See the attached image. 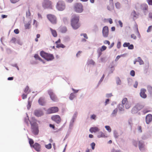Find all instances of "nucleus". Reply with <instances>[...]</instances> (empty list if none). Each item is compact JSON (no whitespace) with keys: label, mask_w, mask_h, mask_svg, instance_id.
<instances>
[{"label":"nucleus","mask_w":152,"mask_h":152,"mask_svg":"<svg viewBox=\"0 0 152 152\" xmlns=\"http://www.w3.org/2000/svg\"><path fill=\"white\" fill-rule=\"evenodd\" d=\"M79 17L75 14L72 15L71 20V24L72 28L75 29L78 28L80 26L79 23Z\"/></svg>","instance_id":"obj_1"},{"label":"nucleus","mask_w":152,"mask_h":152,"mask_svg":"<svg viewBox=\"0 0 152 152\" xmlns=\"http://www.w3.org/2000/svg\"><path fill=\"white\" fill-rule=\"evenodd\" d=\"M40 55L42 58L48 61H52L54 58V56L53 54L46 53L43 51L40 52Z\"/></svg>","instance_id":"obj_2"},{"label":"nucleus","mask_w":152,"mask_h":152,"mask_svg":"<svg viewBox=\"0 0 152 152\" xmlns=\"http://www.w3.org/2000/svg\"><path fill=\"white\" fill-rule=\"evenodd\" d=\"M30 123L31 125V128L32 129V132L35 135H37L39 132V130L38 125L36 122L30 121Z\"/></svg>","instance_id":"obj_3"},{"label":"nucleus","mask_w":152,"mask_h":152,"mask_svg":"<svg viewBox=\"0 0 152 152\" xmlns=\"http://www.w3.org/2000/svg\"><path fill=\"white\" fill-rule=\"evenodd\" d=\"M48 93L49 95L50 99L53 102H57L58 101V99L51 89H49L48 90Z\"/></svg>","instance_id":"obj_4"},{"label":"nucleus","mask_w":152,"mask_h":152,"mask_svg":"<svg viewBox=\"0 0 152 152\" xmlns=\"http://www.w3.org/2000/svg\"><path fill=\"white\" fill-rule=\"evenodd\" d=\"M42 5L44 9H52V3L48 0H44L42 3Z\"/></svg>","instance_id":"obj_5"},{"label":"nucleus","mask_w":152,"mask_h":152,"mask_svg":"<svg viewBox=\"0 0 152 152\" xmlns=\"http://www.w3.org/2000/svg\"><path fill=\"white\" fill-rule=\"evenodd\" d=\"M47 17L52 24H55L57 23V18L54 15L49 14L47 15Z\"/></svg>","instance_id":"obj_6"},{"label":"nucleus","mask_w":152,"mask_h":152,"mask_svg":"<svg viewBox=\"0 0 152 152\" xmlns=\"http://www.w3.org/2000/svg\"><path fill=\"white\" fill-rule=\"evenodd\" d=\"M56 7L58 10L61 11L65 9L66 5L63 1H59L57 4Z\"/></svg>","instance_id":"obj_7"},{"label":"nucleus","mask_w":152,"mask_h":152,"mask_svg":"<svg viewBox=\"0 0 152 152\" xmlns=\"http://www.w3.org/2000/svg\"><path fill=\"white\" fill-rule=\"evenodd\" d=\"M75 11L78 13H80L83 10V7L80 3H76L75 4L74 6Z\"/></svg>","instance_id":"obj_8"},{"label":"nucleus","mask_w":152,"mask_h":152,"mask_svg":"<svg viewBox=\"0 0 152 152\" xmlns=\"http://www.w3.org/2000/svg\"><path fill=\"white\" fill-rule=\"evenodd\" d=\"M122 104L124 105L126 109L129 108L131 106V103L128 101L126 98H124L123 99Z\"/></svg>","instance_id":"obj_9"},{"label":"nucleus","mask_w":152,"mask_h":152,"mask_svg":"<svg viewBox=\"0 0 152 152\" xmlns=\"http://www.w3.org/2000/svg\"><path fill=\"white\" fill-rule=\"evenodd\" d=\"M59 111V109L58 107H53L49 108L47 110L48 114H50L56 113Z\"/></svg>","instance_id":"obj_10"},{"label":"nucleus","mask_w":152,"mask_h":152,"mask_svg":"<svg viewBox=\"0 0 152 152\" xmlns=\"http://www.w3.org/2000/svg\"><path fill=\"white\" fill-rule=\"evenodd\" d=\"M102 34L103 37H107L109 35V28L107 26H105L103 27L102 30Z\"/></svg>","instance_id":"obj_11"},{"label":"nucleus","mask_w":152,"mask_h":152,"mask_svg":"<svg viewBox=\"0 0 152 152\" xmlns=\"http://www.w3.org/2000/svg\"><path fill=\"white\" fill-rule=\"evenodd\" d=\"M51 119L57 124H59L61 121V119L58 115H53L51 117Z\"/></svg>","instance_id":"obj_12"},{"label":"nucleus","mask_w":152,"mask_h":152,"mask_svg":"<svg viewBox=\"0 0 152 152\" xmlns=\"http://www.w3.org/2000/svg\"><path fill=\"white\" fill-rule=\"evenodd\" d=\"M146 91V90L145 88H142L141 89L140 95L142 98L145 99L147 97V95L145 93Z\"/></svg>","instance_id":"obj_13"},{"label":"nucleus","mask_w":152,"mask_h":152,"mask_svg":"<svg viewBox=\"0 0 152 152\" xmlns=\"http://www.w3.org/2000/svg\"><path fill=\"white\" fill-rule=\"evenodd\" d=\"M32 147L37 152H39L41 151V146L37 142L35 143L32 146Z\"/></svg>","instance_id":"obj_14"},{"label":"nucleus","mask_w":152,"mask_h":152,"mask_svg":"<svg viewBox=\"0 0 152 152\" xmlns=\"http://www.w3.org/2000/svg\"><path fill=\"white\" fill-rule=\"evenodd\" d=\"M145 145L142 141H140L138 142V147L140 150L143 151L145 149Z\"/></svg>","instance_id":"obj_15"},{"label":"nucleus","mask_w":152,"mask_h":152,"mask_svg":"<svg viewBox=\"0 0 152 152\" xmlns=\"http://www.w3.org/2000/svg\"><path fill=\"white\" fill-rule=\"evenodd\" d=\"M34 115L37 117H39L43 115V112L40 110H36L34 112Z\"/></svg>","instance_id":"obj_16"},{"label":"nucleus","mask_w":152,"mask_h":152,"mask_svg":"<svg viewBox=\"0 0 152 152\" xmlns=\"http://www.w3.org/2000/svg\"><path fill=\"white\" fill-rule=\"evenodd\" d=\"M146 122L147 124H149L152 120V115L148 114L146 117Z\"/></svg>","instance_id":"obj_17"},{"label":"nucleus","mask_w":152,"mask_h":152,"mask_svg":"<svg viewBox=\"0 0 152 152\" xmlns=\"http://www.w3.org/2000/svg\"><path fill=\"white\" fill-rule=\"evenodd\" d=\"M99 129L97 127H92L90 128L89 131L91 133L96 132H99Z\"/></svg>","instance_id":"obj_18"},{"label":"nucleus","mask_w":152,"mask_h":152,"mask_svg":"<svg viewBox=\"0 0 152 152\" xmlns=\"http://www.w3.org/2000/svg\"><path fill=\"white\" fill-rule=\"evenodd\" d=\"M38 103L41 105H44L45 103L44 98L42 97L40 98L38 100Z\"/></svg>","instance_id":"obj_19"},{"label":"nucleus","mask_w":152,"mask_h":152,"mask_svg":"<svg viewBox=\"0 0 152 152\" xmlns=\"http://www.w3.org/2000/svg\"><path fill=\"white\" fill-rule=\"evenodd\" d=\"M50 29L54 37H56L57 36V33L55 30H53L51 28H50Z\"/></svg>","instance_id":"obj_20"},{"label":"nucleus","mask_w":152,"mask_h":152,"mask_svg":"<svg viewBox=\"0 0 152 152\" xmlns=\"http://www.w3.org/2000/svg\"><path fill=\"white\" fill-rule=\"evenodd\" d=\"M31 21L28 22L27 23L25 24V28L26 29H29L31 27Z\"/></svg>","instance_id":"obj_21"},{"label":"nucleus","mask_w":152,"mask_h":152,"mask_svg":"<svg viewBox=\"0 0 152 152\" xmlns=\"http://www.w3.org/2000/svg\"><path fill=\"white\" fill-rule=\"evenodd\" d=\"M142 9L143 11L147 10H148V6L146 4H143L142 5Z\"/></svg>","instance_id":"obj_22"},{"label":"nucleus","mask_w":152,"mask_h":152,"mask_svg":"<svg viewBox=\"0 0 152 152\" xmlns=\"http://www.w3.org/2000/svg\"><path fill=\"white\" fill-rule=\"evenodd\" d=\"M28 140H29V143L30 146L31 147H32V146L34 145V141L32 139L30 138H28Z\"/></svg>","instance_id":"obj_23"},{"label":"nucleus","mask_w":152,"mask_h":152,"mask_svg":"<svg viewBox=\"0 0 152 152\" xmlns=\"http://www.w3.org/2000/svg\"><path fill=\"white\" fill-rule=\"evenodd\" d=\"M147 90L151 95H152V87L151 86H148L147 88Z\"/></svg>","instance_id":"obj_24"},{"label":"nucleus","mask_w":152,"mask_h":152,"mask_svg":"<svg viewBox=\"0 0 152 152\" xmlns=\"http://www.w3.org/2000/svg\"><path fill=\"white\" fill-rule=\"evenodd\" d=\"M76 97V95L74 93H71L70 95L69 96V99L71 100H73L75 97Z\"/></svg>","instance_id":"obj_25"},{"label":"nucleus","mask_w":152,"mask_h":152,"mask_svg":"<svg viewBox=\"0 0 152 152\" xmlns=\"http://www.w3.org/2000/svg\"><path fill=\"white\" fill-rule=\"evenodd\" d=\"M135 107H136L137 111L139 110H140L142 108V106L139 104H137Z\"/></svg>","instance_id":"obj_26"},{"label":"nucleus","mask_w":152,"mask_h":152,"mask_svg":"<svg viewBox=\"0 0 152 152\" xmlns=\"http://www.w3.org/2000/svg\"><path fill=\"white\" fill-rule=\"evenodd\" d=\"M105 135L102 132H99L98 133V137L99 138L101 137H104Z\"/></svg>","instance_id":"obj_27"},{"label":"nucleus","mask_w":152,"mask_h":152,"mask_svg":"<svg viewBox=\"0 0 152 152\" xmlns=\"http://www.w3.org/2000/svg\"><path fill=\"white\" fill-rule=\"evenodd\" d=\"M34 57L36 60H38L40 61H42V60L37 54H35Z\"/></svg>","instance_id":"obj_28"},{"label":"nucleus","mask_w":152,"mask_h":152,"mask_svg":"<svg viewBox=\"0 0 152 152\" xmlns=\"http://www.w3.org/2000/svg\"><path fill=\"white\" fill-rule=\"evenodd\" d=\"M65 47V46L62 44H57L56 46V47L58 48H64Z\"/></svg>","instance_id":"obj_29"},{"label":"nucleus","mask_w":152,"mask_h":152,"mask_svg":"<svg viewBox=\"0 0 152 152\" xmlns=\"http://www.w3.org/2000/svg\"><path fill=\"white\" fill-rule=\"evenodd\" d=\"M117 111H118V110L116 108V109H115L113 110V113H112L111 114L112 116H115L117 114Z\"/></svg>","instance_id":"obj_30"},{"label":"nucleus","mask_w":152,"mask_h":152,"mask_svg":"<svg viewBox=\"0 0 152 152\" xmlns=\"http://www.w3.org/2000/svg\"><path fill=\"white\" fill-rule=\"evenodd\" d=\"M124 106L122 104H120L118 106V108L120 110L122 111L124 110Z\"/></svg>","instance_id":"obj_31"},{"label":"nucleus","mask_w":152,"mask_h":152,"mask_svg":"<svg viewBox=\"0 0 152 152\" xmlns=\"http://www.w3.org/2000/svg\"><path fill=\"white\" fill-rule=\"evenodd\" d=\"M63 21L64 23L67 24L68 23L69 20L67 18L65 17L63 18Z\"/></svg>","instance_id":"obj_32"},{"label":"nucleus","mask_w":152,"mask_h":152,"mask_svg":"<svg viewBox=\"0 0 152 152\" xmlns=\"http://www.w3.org/2000/svg\"><path fill=\"white\" fill-rule=\"evenodd\" d=\"M137 61L139 62L140 64L141 65L144 64V62L140 57L138 58Z\"/></svg>","instance_id":"obj_33"},{"label":"nucleus","mask_w":152,"mask_h":152,"mask_svg":"<svg viewBox=\"0 0 152 152\" xmlns=\"http://www.w3.org/2000/svg\"><path fill=\"white\" fill-rule=\"evenodd\" d=\"M107 20H108L110 23V24L112 23H113L112 20L111 18H109V19H105L104 20V22H107Z\"/></svg>","instance_id":"obj_34"},{"label":"nucleus","mask_w":152,"mask_h":152,"mask_svg":"<svg viewBox=\"0 0 152 152\" xmlns=\"http://www.w3.org/2000/svg\"><path fill=\"white\" fill-rule=\"evenodd\" d=\"M110 1V7L108 6L107 9H108V10H111L113 8V3L112 4H111V1Z\"/></svg>","instance_id":"obj_35"},{"label":"nucleus","mask_w":152,"mask_h":152,"mask_svg":"<svg viewBox=\"0 0 152 152\" xmlns=\"http://www.w3.org/2000/svg\"><path fill=\"white\" fill-rule=\"evenodd\" d=\"M137 112L138 111L137 110L135 107H133L132 110V112L133 113H137Z\"/></svg>","instance_id":"obj_36"},{"label":"nucleus","mask_w":152,"mask_h":152,"mask_svg":"<svg viewBox=\"0 0 152 152\" xmlns=\"http://www.w3.org/2000/svg\"><path fill=\"white\" fill-rule=\"evenodd\" d=\"M45 147L47 149H50L52 148V145L51 143H49L48 145H45Z\"/></svg>","instance_id":"obj_37"},{"label":"nucleus","mask_w":152,"mask_h":152,"mask_svg":"<svg viewBox=\"0 0 152 152\" xmlns=\"http://www.w3.org/2000/svg\"><path fill=\"white\" fill-rule=\"evenodd\" d=\"M106 47L105 46L103 45L102 46L101 48H100V50L101 51H102L106 50Z\"/></svg>","instance_id":"obj_38"},{"label":"nucleus","mask_w":152,"mask_h":152,"mask_svg":"<svg viewBox=\"0 0 152 152\" xmlns=\"http://www.w3.org/2000/svg\"><path fill=\"white\" fill-rule=\"evenodd\" d=\"M106 129L109 132H110L111 131V129L110 126H105Z\"/></svg>","instance_id":"obj_39"},{"label":"nucleus","mask_w":152,"mask_h":152,"mask_svg":"<svg viewBox=\"0 0 152 152\" xmlns=\"http://www.w3.org/2000/svg\"><path fill=\"white\" fill-rule=\"evenodd\" d=\"M88 63L89 64H91L92 65H94L95 64V62L92 60H91L88 61Z\"/></svg>","instance_id":"obj_40"},{"label":"nucleus","mask_w":152,"mask_h":152,"mask_svg":"<svg viewBox=\"0 0 152 152\" xmlns=\"http://www.w3.org/2000/svg\"><path fill=\"white\" fill-rule=\"evenodd\" d=\"M16 39L15 37H12L10 40V42L12 43H15L16 41Z\"/></svg>","instance_id":"obj_41"},{"label":"nucleus","mask_w":152,"mask_h":152,"mask_svg":"<svg viewBox=\"0 0 152 152\" xmlns=\"http://www.w3.org/2000/svg\"><path fill=\"white\" fill-rule=\"evenodd\" d=\"M133 144V145L136 147H137V142L135 140H134L132 142Z\"/></svg>","instance_id":"obj_42"},{"label":"nucleus","mask_w":152,"mask_h":152,"mask_svg":"<svg viewBox=\"0 0 152 152\" xmlns=\"http://www.w3.org/2000/svg\"><path fill=\"white\" fill-rule=\"evenodd\" d=\"M115 6L117 8H119L121 7L120 4L119 2H117L115 4Z\"/></svg>","instance_id":"obj_43"},{"label":"nucleus","mask_w":152,"mask_h":152,"mask_svg":"<svg viewBox=\"0 0 152 152\" xmlns=\"http://www.w3.org/2000/svg\"><path fill=\"white\" fill-rule=\"evenodd\" d=\"M129 44L130 43L129 42H125L123 44V46L124 47H127L129 45Z\"/></svg>","instance_id":"obj_44"},{"label":"nucleus","mask_w":152,"mask_h":152,"mask_svg":"<svg viewBox=\"0 0 152 152\" xmlns=\"http://www.w3.org/2000/svg\"><path fill=\"white\" fill-rule=\"evenodd\" d=\"M152 30V26H150L148 28L147 30V32H150Z\"/></svg>","instance_id":"obj_45"},{"label":"nucleus","mask_w":152,"mask_h":152,"mask_svg":"<svg viewBox=\"0 0 152 152\" xmlns=\"http://www.w3.org/2000/svg\"><path fill=\"white\" fill-rule=\"evenodd\" d=\"M91 147L92 149L94 150L95 148V143L94 142H92L91 144Z\"/></svg>","instance_id":"obj_46"},{"label":"nucleus","mask_w":152,"mask_h":152,"mask_svg":"<svg viewBox=\"0 0 152 152\" xmlns=\"http://www.w3.org/2000/svg\"><path fill=\"white\" fill-rule=\"evenodd\" d=\"M130 75L133 77L135 75V72L134 71L132 70L130 72Z\"/></svg>","instance_id":"obj_47"},{"label":"nucleus","mask_w":152,"mask_h":152,"mask_svg":"<svg viewBox=\"0 0 152 152\" xmlns=\"http://www.w3.org/2000/svg\"><path fill=\"white\" fill-rule=\"evenodd\" d=\"M31 13L30 12L29 10H28L27 12H26V16L27 17H29L30 16Z\"/></svg>","instance_id":"obj_48"},{"label":"nucleus","mask_w":152,"mask_h":152,"mask_svg":"<svg viewBox=\"0 0 152 152\" xmlns=\"http://www.w3.org/2000/svg\"><path fill=\"white\" fill-rule=\"evenodd\" d=\"M96 115L94 114H93L91 115V119H94V120H96Z\"/></svg>","instance_id":"obj_49"},{"label":"nucleus","mask_w":152,"mask_h":152,"mask_svg":"<svg viewBox=\"0 0 152 152\" xmlns=\"http://www.w3.org/2000/svg\"><path fill=\"white\" fill-rule=\"evenodd\" d=\"M28 90L29 87L28 86H27L24 90V91L26 93L28 91Z\"/></svg>","instance_id":"obj_50"},{"label":"nucleus","mask_w":152,"mask_h":152,"mask_svg":"<svg viewBox=\"0 0 152 152\" xmlns=\"http://www.w3.org/2000/svg\"><path fill=\"white\" fill-rule=\"evenodd\" d=\"M128 48L129 49H133L134 48V46L133 45H130L129 46Z\"/></svg>","instance_id":"obj_51"},{"label":"nucleus","mask_w":152,"mask_h":152,"mask_svg":"<svg viewBox=\"0 0 152 152\" xmlns=\"http://www.w3.org/2000/svg\"><path fill=\"white\" fill-rule=\"evenodd\" d=\"M131 37L134 39H136L137 38L136 36L134 34H132L131 35Z\"/></svg>","instance_id":"obj_52"},{"label":"nucleus","mask_w":152,"mask_h":152,"mask_svg":"<svg viewBox=\"0 0 152 152\" xmlns=\"http://www.w3.org/2000/svg\"><path fill=\"white\" fill-rule=\"evenodd\" d=\"M121 46V42H118L117 44V48H119Z\"/></svg>","instance_id":"obj_53"},{"label":"nucleus","mask_w":152,"mask_h":152,"mask_svg":"<svg viewBox=\"0 0 152 152\" xmlns=\"http://www.w3.org/2000/svg\"><path fill=\"white\" fill-rule=\"evenodd\" d=\"M67 31V28L66 27H64L61 30V31L62 32H65Z\"/></svg>","instance_id":"obj_54"},{"label":"nucleus","mask_w":152,"mask_h":152,"mask_svg":"<svg viewBox=\"0 0 152 152\" xmlns=\"http://www.w3.org/2000/svg\"><path fill=\"white\" fill-rule=\"evenodd\" d=\"M14 32L16 34H18L19 33V31L18 29H16L14 30Z\"/></svg>","instance_id":"obj_55"},{"label":"nucleus","mask_w":152,"mask_h":152,"mask_svg":"<svg viewBox=\"0 0 152 152\" xmlns=\"http://www.w3.org/2000/svg\"><path fill=\"white\" fill-rule=\"evenodd\" d=\"M104 43L105 44H108V45H109L110 44V42L108 40H105L104 41Z\"/></svg>","instance_id":"obj_56"},{"label":"nucleus","mask_w":152,"mask_h":152,"mask_svg":"<svg viewBox=\"0 0 152 152\" xmlns=\"http://www.w3.org/2000/svg\"><path fill=\"white\" fill-rule=\"evenodd\" d=\"M80 35L81 36L83 35L84 37L86 39H87L88 38L86 34H81Z\"/></svg>","instance_id":"obj_57"},{"label":"nucleus","mask_w":152,"mask_h":152,"mask_svg":"<svg viewBox=\"0 0 152 152\" xmlns=\"http://www.w3.org/2000/svg\"><path fill=\"white\" fill-rule=\"evenodd\" d=\"M27 95L26 94H23L22 95V98L23 99H25L26 98Z\"/></svg>","instance_id":"obj_58"},{"label":"nucleus","mask_w":152,"mask_h":152,"mask_svg":"<svg viewBox=\"0 0 152 152\" xmlns=\"http://www.w3.org/2000/svg\"><path fill=\"white\" fill-rule=\"evenodd\" d=\"M138 82L136 81L135 82L134 84V87L135 88H137L138 85Z\"/></svg>","instance_id":"obj_59"},{"label":"nucleus","mask_w":152,"mask_h":152,"mask_svg":"<svg viewBox=\"0 0 152 152\" xmlns=\"http://www.w3.org/2000/svg\"><path fill=\"white\" fill-rule=\"evenodd\" d=\"M147 1L149 5H152V0H147Z\"/></svg>","instance_id":"obj_60"},{"label":"nucleus","mask_w":152,"mask_h":152,"mask_svg":"<svg viewBox=\"0 0 152 152\" xmlns=\"http://www.w3.org/2000/svg\"><path fill=\"white\" fill-rule=\"evenodd\" d=\"M11 2L13 3H15L18 1L19 0H10Z\"/></svg>","instance_id":"obj_61"},{"label":"nucleus","mask_w":152,"mask_h":152,"mask_svg":"<svg viewBox=\"0 0 152 152\" xmlns=\"http://www.w3.org/2000/svg\"><path fill=\"white\" fill-rule=\"evenodd\" d=\"M118 23L119 24V25L120 26V27H123V23L122 22L121 20H119L118 21Z\"/></svg>","instance_id":"obj_62"},{"label":"nucleus","mask_w":152,"mask_h":152,"mask_svg":"<svg viewBox=\"0 0 152 152\" xmlns=\"http://www.w3.org/2000/svg\"><path fill=\"white\" fill-rule=\"evenodd\" d=\"M49 126L51 128H52L53 129H55V127L54 125H53L52 124H50Z\"/></svg>","instance_id":"obj_63"},{"label":"nucleus","mask_w":152,"mask_h":152,"mask_svg":"<svg viewBox=\"0 0 152 152\" xmlns=\"http://www.w3.org/2000/svg\"><path fill=\"white\" fill-rule=\"evenodd\" d=\"M112 96V94H106V96L107 97H109Z\"/></svg>","instance_id":"obj_64"}]
</instances>
